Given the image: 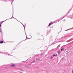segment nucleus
I'll list each match as a JSON object with an SVG mask.
<instances>
[{"instance_id":"obj_30","label":"nucleus","mask_w":73,"mask_h":73,"mask_svg":"<svg viewBox=\"0 0 73 73\" xmlns=\"http://www.w3.org/2000/svg\"><path fill=\"white\" fill-rule=\"evenodd\" d=\"M72 73H73V70H72Z\"/></svg>"},{"instance_id":"obj_5","label":"nucleus","mask_w":73,"mask_h":73,"mask_svg":"<svg viewBox=\"0 0 73 73\" xmlns=\"http://www.w3.org/2000/svg\"><path fill=\"white\" fill-rule=\"evenodd\" d=\"M67 17H68V18H70V19H72L73 18V15H69V16H67Z\"/></svg>"},{"instance_id":"obj_16","label":"nucleus","mask_w":73,"mask_h":73,"mask_svg":"<svg viewBox=\"0 0 73 73\" xmlns=\"http://www.w3.org/2000/svg\"><path fill=\"white\" fill-rule=\"evenodd\" d=\"M0 33H2V30H1V28L0 29Z\"/></svg>"},{"instance_id":"obj_25","label":"nucleus","mask_w":73,"mask_h":73,"mask_svg":"<svg viewBox=\"0 0 73 73\" xmlns=\"http://www.w3.org/2000/svg\"><path fill=\"white\" fill-rule=\"evenodd\" d=\"M55 56V55L54 54L53 55V57H54V56Z\"/></svg>"},{"instance_id":"obj_14","label":"nucleus","mask_w":73,"mask_h":73,"mask_svg":"<svg viewBox=\"0 0 73 73\" xmlns=\"http://www.w3.org/2000/svg\"><path fill=\"white\" fill-rule=\"evenodd\" d=\"M58 41V40L57 39V38H56V39L55 40V41H54V42H53V43H54V42H56V41Z\"/></svg>"},{"instance_id":"obj_33","label":"nucleus","mask_w":73,"mask_h":73,"mask_svg":"<svg viewBox=\"0 0 73 73\" xmlns=\"http://www.w3.org/2000/svg\"><path fill=\"white\" fill-rule=\"evenodd\" d=\"M65 20H63V21H65Z\"/></svg>"},{"instance_id":"obj_34","label":"nucleus","mask_w":73,"mask_h":73,"mask_svg":"<svg viewBox=\"0 0 73 73\" xmlns=\"http://www.w3.org/2000/svg\"><path fill=\"white\" fill-rule=\"evenodd\" d=\"M12 17H13V15H12Z\"/></svg>"},{"instance_id":"obj_12","label":"nucleus","mask_w":73,"mask_h":73,"mask_svg":"<svg viewBox=\"0 0 73 73\" xmlns=\"http://www.w3.org/2000/svg\"><path fill=\"white\" fill-rule=\"evenodd\" d=\"M26 36V39H25V40H23L21 41V42H20L19 44H20V42H22V41H25V40H27V36Z\"/></svg>"},{"instance_id":"obj_1","label":"nucleus","mask_w":73,"mask_h":73,"mask_svg":"<svg viewBox=\"0 0 73 73\" xmlns=\"http://www.w3.org/2000/svg\"><path fill=\"white\" fill-rule=\"evenodd\" d=\"M43 56L44 55L40 54V55H36L35 56V58H36V60L37 61V60H39L40 59V58H42V57H43Z\"/></svg>"},{"instance_id":"obj_21","label":"nucleus","mask_w":73,"mask_h":73,"mask_svg":"<svg viewBox=\"0 0 73 73\" xmlns=\"http://www.w3.org/2000/svg\"><path fill=\"white\" fill-rule=\"evenodd\" d=\"M13 18L14 19H15L16 20H17V21H19V22H20V21H19L17 20V19H16L15 18V17H13Z\"/></svg>"},{"instance_id":"obj_15","label":"nucleus","mask_w":73,"mask_h":73,"mask_svg":"<svg viewBox=\"0 0 73 73\" xmlns=\"http://www.w3.org/2000/svg\"><path fill=\"white\" fill-rule=\"evenodd\" d=\"M3 41L1 40L0 42V44H3Z\"/></svg>"},{"instance_id":"obj_24","label":"nucleus","mask_w":73,"mask_h":73,"mask_svg":"<svg viewBox=\"0 0 73 73\" xmlns=\"http://www.w3.org/2000/svg\"><path fill=\"white\" fill-rule=\"evenodd\" d=\"M12 3H11V4H12V3H13V1H12Z\"/></svg>"},{"instance_id":"obj_36","label":"nucleus","mask_w":73,"mask_h":73,"mask_svg":"<svg viewBox=\"0 0 73 73\" xmlns=\"http://www.w3.org/2000/svg\"><path fill=\"white\" fill-rule=\"evenodd\" d=\"M2 1H4V0H2Z\"/></svg>"},{"instance_id":"obj_11","label":"nucleus","mask_w":73,"mask_h":73,"mask_svg":"<svg viewBox=\"0 0 73 73\" xmlns=\"http://www.w3.org/2000/svg\"><path fill=\"white\" fill-rule=\"evenodd\" d=\"M20 23H21V24L23 25V27H24V28L25 31V26H24V25H23V23H21L20 22Z\"/></svg>"},{"instance_id":"obj_31","label":"nucleus","mask_w":73,"mask_h":73,"mask_svg":"<svg viewBox=\"0 0 73 73\" xmlns=\"http://www.w3.org/2000/svg\"><path fill=\"white\" fill-rule=\"evenodd\" d=\"M55 56H57V54H56L55 55Z\"/></svg>"},{"instance_id":"obj_19","label":"nucleus","mask_w":73,"mask_h":73,"mask_svg":"<svg viewBox=\"0 0 73 73\" xmlns=\"http://www.w3.org/2000/svg\"><path fill=\"white\" fill-rule=\"evenodd\" d=\"M58 54H60V50H59L58 51Z\"/></svg>"},{"instance_id":"obj_3","label":"nucleus","mask_w":73,"mask_h":73,"mask_svg":"<svg viewBox=\"0 0 73 73\" xmlns=\"http://www.w3.org/2000/svg\"><path fill=\"white\" fill-rule=\"evenodd\" d=\"M64 17H65V16H64V17H62L60 18V19H58L59 20H57L55 22H54V23H57L58 22L60 21H61V20H62V19H64Z\"/></svg>"},{"instance_id":"obj_2","label":"nucleus","mask_w":73,"mask_h":73,"mask_svg":"<svg viewBox=\"0 0 73 73\" xmlns=\"http://www.w3.org/2000/svg\"><path fill=\"white\" fill-rule=\"evenodd\" d=\"M13 17H11V18L9 19H7L6 20L4 21H3L2 22H0V27H1V25L2 24V23H4V21H7V20H9V19H13Z\"/></svg>"},{"instance_id":"obj_26","label":"nucleus","mask_w":73,"mask_h":73,"mask_svg":"<svg viewBox=\"0 0 73 73\" xmlns=\"http://www.w3.org/2000/svg\"><path fill=\"white\" fill-rule=\"evenodd\" d=\"M35 62V60H34L33 61V62Z\"/></svg>"},{"instance_id":"obj_37","label":"nucleus","mask_w":73,"mask_h":73,"mask_svg":"<svg viewBox=\"0 0 73 73\" xmlns=\"http://www.w3.org/2000/svg\"><path fill=\"white\" fill-rule=\"evenodd\" d=\"M13 0V1H14V0Z\"/></svg>"},{"instance_id":"obj_7","label":"nucleus","mask_w":73,"mask_h":73,"mask_svg":"<svg viewBox=\"0 0 73 73\" xmlns=\"http://www.w3.org/2000/svg\"><path fill=\"white\" fill-rule=\"evenodd\" d=\"M11 67H14V66H16V65L15 64H12L11 65Z\"/></svg>"},{"instance_id":"obj_23","label":"nucleus","mask_w":73,"mask_h":73,"mask_svg":"<svg viewBox=\"0 0 73 73\" xmlns=\"http://www.w3.org/2000/svg\"><path fill=\"white\" fill-rule=\"evenodd\" d=\"M25 35H26V36H27V34H26V33H25Z\"/></svg>"},{"instance_id":"obj_17","label":"nucleus","mask_w":73,"mask_h":73,"mask_svg":"<svg viewBox=\"0 0 73 73\" xmlns=\"http://www.w3.org/2000/svg\"><path fill=\"white\" fill-rule=\"evenodd\" d=\"M64 48L61 49L60 50L62 52V50H64Z\"/></svg>"},{"instance_id":"obj_6","label":"nucleus","mask_w":73,"mask_h":73,"mask_svg":"<svg viewBox=\"0 0 73 73\" xmlns=\"http://www.w3.org/2000/svg\"><path fill=\"white\" fill-rule=\"evenodd\" d=\"M50 42H53V38H50Z\"/></svg>"},{"instance_id":"obj_22","label":"nucleus","mask_w":73,"mask_h":73,"mask_svg":"<svg viewBox=\"0 0 73 73\" xmlns=\"http://www.w3.org/2000/svg\"><path fill=\"white\" fill-rule=\"evenodd\" d=\"M53 58V56H52L50 58Z\"/></svg>"},{"instance_id":"obj_4","label":"nucleus","mask_w":73,"mask_h":73,"mask_svg":"<svg viewBox=\"0 0 73 73\" xmlns=\"http://www.w3.org/2000/svg\"><path fill=\"white\" fill-rule=\"evenodd\" d=\"M62 40H63V37H62L61 38H58L57 39L58 41H59V42L61 41Z\"/></svg>"},{"instance_id":"obj_9","label":"nucleus","mask_w":73,"mask_h":73,"mask_svg":"<svg viewBox=\"0 0 73 73\" xmlns=\"http://www.w3.org/2000/svg\"><path fill=\"white\" fill-rule=\"evenodd\" d=\"M53 22H51V23H50L48 25V27H50V25H51L52 24H53Z\"/></svg>"},{"instance_id":"obj_32","label":"nucleus","mask_w":73,"mask_h":73,"mask_svg":"<svg viewBox=\"0 0 73 73\" xmlns=\"http://www.w3.org/2000/svg\"><path fill=\"white\" fill-rule=\"evenodd\" d=\"M36 60V58H35V59H34V60Z\"/></svg>"},{"instance_id":"obj_28","label":"nucleus","mask_w":73,"mask_h":73,"mask_svg":"<svg viewBox=\"0 0 73 73\" xmlns=\"http://www.w3.org/2000/svg\"><path fill=\"white\" fill-rule=\"evenodd\" d=\"M73 29V28H70V29H69V30H70V29Z\"/></svg>"},{"instance_id":"obj_8","label":"nucleus","mask_w":73,"mask_h":73,"mask_svg":"<svg viewBox=\"0 0 73 73\" xmlns=\"http://www.w3.org/2000/svg\"><path fill=\"white\" fill-rule=\"evenodd\" d=\"M0 53H3V54H6V52H5V51H4L2 52H0Z\"/></svg>"},{"instance_id":"obj_39","label":"nucleus","mask_w":73,"mask_h":73,"mask_svg":"<svg viewBox=\"0 0 73 73\" xmlns=\"http://www.w3.org/2000/svg\"><path fill=\"white\" fill-rule=\"evenodd\" d=\"M5 2H6V1H5Z\"/></svg>"},{"instance_id":"obj_18","label":"nucleus","mask_w":73,"mask_h":73,"mask_svg":"<svg viewBox=\"0 0 73 73\" xmlns=\"http://www.w3.org/2000/svg\"><path fill=\"white\" fill-rule=\"evenodd\" d=\"M30 36H31V37L30 38H27V39H30V38H31V37H32V36L30 35Z\"/></svg>"},{"instance_id":"obj_35","label":"nucleus","mask_w":73,"mask_h":73,"mask_svg":"<svg viewBox=\"0 0 73 73\" xmlns=\"http://www.w3.org/2000/svg\"><path fill=\"white\" fill-rule=\"evenodd\" d=\"M52 44H53V43H52V44H51V45H52Z\"/></svg>"},{"instance_id":"obj_29","label":"nucleus","mask_w":73,"mask_h":73,"mask_svg":"<svg viewBox=\"0 0 73 73\" xmlns=\"http://www.w3.org/2000/svg\"><path fill=\"white\" fill-rule=\"evenodd\" d=\"M7 0H4V1H7Z\"/></svg>"},{"instance_id":"obj_27","label":"nucleus","mask_w":73,"mask_h":73,"mask_svg":"<svg viewBox=\"0 0 73 73\" xmlns=\"http://www.w3.org/2000/svg\"><path fill=\"white\" fill-rule=\"evenodd\" d=\"M1 68H3L4 67H3V66H2Z\"/></svg>"},{"instance_id":"obj_13","label":"nucleus","mask_w":73,"mask_h":73,"mask_svg":"<svg viewBox=\"0 0 73 73\" xmlns=\"http://www.w3.org/2000/svg\"><path fill=\"white\" fill-rule=\"evenodd\" d=\"M58 41V40L57 39V38H56V39L55 40V41H54V42H53V43H54V42H56V41Z\"/></svg>"},{"instance_id":"obj_38","label":"nucleus","mask_w":73,"mask_h":73,"mask_svg":"<svg viewBox=\"0 0 73 73\" xmlns=\"http://www.w3.org/2000/svg\"><path fill=\"white\" fill-rule=\"evenodd\" d=\"M1 0V1L2 0H2Z\"/></svg>"},{"instance_id":"obj_20","label":"nucleus","mask_w":73,"mask_h":73,"mask_svg":"<svg viewBox=\"0 0 73 73\" xmlns=\"http://www.w3.org/2000/svg\"><path fill=\"white\" fill-rule=\"evenodd\" d=\"M13 18L14 19H15L16 20H17V21H19V22H20V21H19L17 20V19H16L15 18V17H13Z\"/></svg>"},{"instance_id":"obj_10","label":"nucleus","mask_w":73,"mask_h":73,"mask_svg":"<svg viewBox=\"0 0 73 73\" xmlns=\"http://www.w3.org/2000/svg\"><path fill=\"white\" fill-rule=\"evenodd\" d=\"M6 56H7V55H8V56H11V55L10 54H9V53H8V52H6Z\"/></svg>"}]
</instances>
